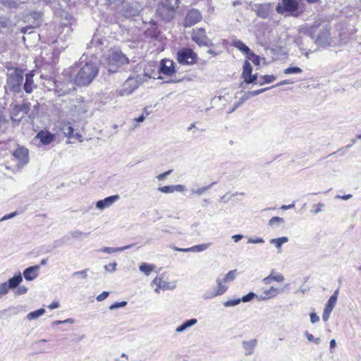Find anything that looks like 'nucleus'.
<instances>
[{
    "mask_svg": "<svg viewBox=\"0 0 361 361\" xmlns=\"http://www.w3.org/2000/svg\"><path fill=\"white\" fill-rule=\"evenodd\" d=\"M254 298H257L258 300V295L255 294V293L250 292L248 294L244 295L241 299L240 301L243 302H247L253 300Z\"/></svg>",
    "mask_w": 361,
    "mask_h": 361,
    "instance_id": "a19ab883",
    "label": "nucleus"
},
{
    "mask_svg": "<svg viewBox=\"0 0 361 361\" xmlns=\"http://www.w3.org/2000/svg\"><path fill=\"white\" fill-rule=\"evenodd\" d=\"M257 345L256 339H251L249 341H243V346L245 350V354L247 355H250L253 353L254 348Z\"/></svg>",
    "mask_w": 361,
    "mask_h": 361,
    "instance_id": "aec40b11",
    "label": "nucleus"
},
{
    "mask_svg": "<svg viewBox=\"0 0 361 361\" xmlns=\"http://www.w3.org/2000/svg\"><path fill=\"white\" fill-rule=\"evenodd\" d=\"M331 310H329L328 309H326L324 308V312H323V314H322V319L324 322H326L328 321V319H329V317H330V314L331 313Z\"/></svg>",
    "mask_w": 361,
    "mask_h": 361,
    "instance_id": "0e129e2a",
    "label": "nucleus"
},
{
    "mask_svg": "<svg viewBox=\"0 0 361 361\" xmlns=\"http://www.w3.org/2000/svg\"><path fill=\"white\" fill-rule=\"evenodd\" d=\"M99 72L96 62H87L78 71L75 78V82L79 86H86L90 84Z\"/></svg>",
    "mask_w": 361,
    "mask_h": 361,
    "instance_id": "f03ea898",
    "label": "nucleus"
},
{
    "mask_svg": "<svg viewBox=\"0 0 361 361\" xmlns=\"http://www.w3.org/2000/svg\"><path fill=\"white\" fill-rule=\"evenodd\" d=\"M106 41L105 38H102L99 37V30H97V32L94 35L92 41L90 42L91 44H94L95 46H101L104 44V42Z\"/></svg>",
    "mask_w": 361,
    "mask_h": 361,
    "instance_id": "c85d7f7f",
    "label": "nucleus"
},
{
    "mask_svg": "<svg viewBox=\"0 0 361 361\" xmlns=\"http://www.w3.org/2000/svg\"><path fill=\"white\" fill-rule=\"evenodd\" d=\"M30 18H27V20H42V13L40 11H32L29 15Z\"/></svg>",
    "mask_w": 361,
    "mask_h": 361,
    "instance_id": "ea45409f",
    "label": "nucleus"
},
{
    "mask_svg": "<svg viewBox=\"0 0 361 361\" xmlns=\"http://www.w3.org/2000/svg\"><path fill=\"white\" fill-rule=\"evenodd\" d=\"M6 120L0 112V133H4L6 128Z\"/></svg>",
    "mask_w": 361,
    "mask_h": 361,
    "instance_id": "49530a36",
    "label": "nucleus"
},
{
    "mask_svg": "<svg viewBox=\"0 0 361 361\" xmlns=\"http://www.w3.org/2000/svg\"><path fill=\"white\" fill-rule=\"evenodd\" d=\"M138 87L137 80L133 78H128L123 84L122 87L118 91L121 96H128L131 94Z\"/></svg>",
    "mask_w": 361,
    "mask_h": 361,
    "instance_id": "9b49d317",
    "label": "nucleus"
},
{
    "mask_svg": "<svg viewBox=\"0 0 361 361\" xmlns=\"http://www.w3.org/2000/svg\"><path fill=\"white\" fill-rule=\"evenodd\" d=\"M61 130L66 137L68 138L73 137L74 129L71 126L70 122H62L61 125Z\"/></svg>",
    "mask_w": 361,
    "mask_h": 361,
    "instance_id": "412c9836",
    "label": "nucleus"
},
{
    "mask_svg": "<svg viewBox=\"0 0 361 361\" xmlns=\"http://www.w3.org/2000/svg\"><path fill=\"white\" fill-rule=\"evenodd\" d=\"M39 104L37 101H33L30 102V110L27 114L30 118H34L38 114Z\"/></svg>",
    "mask_w": 361,
    "mask_h": 361,
    "instance_id": "cd10ccee",
    "label": "nucleus"
},
{
    "mask_svg": "<svg viewBox=\"0 0 361 361\" xmlns=\"http://www.w3.org/2000/svg\"><path fill=\"white\" fill-rule=\"evenodd\" d=\"M283 223H284V219L283 218L279 216H274L269 219L268 224L270 226H273L275 224H280Z\"/></svg>",
    "mask_w": 361,
    "mask_h": 361,
    "instance_id": "79ce46f5",
    "label": "nucleus"
},
{
    "mask_svg": "<svg viewBox=\"0 0 361 361\" xmlns=\"http://www.w3.org/2000/svg\"><path fill=\"white\" fill-rule=\"evenodd\" d=\"M39 27V24H35V25H29L21 28L22 33L28 32L29 34L32 32V30Z\"/></svg>",
    "mask_w": 361,
    "mask_h": 361,
    "instance_id": "8fccbe9b",
    "label": "nucleus"
},
{
    "mask_svg": "<svg viewBox=\"0 0 361 361\" xmlns=\"http://www.w3.org/2000/svg\"><path fill=\"white\" fill-rule=\"evenodd\" d=\"M22 281L23 277L20 272H19L18 274L10 279L7 283L9 285L11 289H13L18 287Z\"/></svg>",
    "mask_w": 361,
    "mask_h": 361,
    "instance_id": "5701e85b",
    "label": "nucleus"
},
{
    "mask_svg": "<svg viewBox=\"0 0 361 361\" xmlns=\"http://www.w3.org/2000/svg\"><path fill=\"white\" fill-rule=\"evenodd\" d=\"M133 247V245H128L123 247H104L102 249H100V252H106V253H113L116 252H122L126 250H128Z\"/></svg>",
    "mask_w": 361,
    "mask_h": 361,
    "instance_id": "b1692460",
    "label": "nucleus"
},
{
    "mask_svg": "<svg viewBox=\"0 0 361 361\" xmlns=\"http://www.w3.org/2000/svg\"><path fill=\"white\" fill-rule=\"evenodd\" d=\"M158 286H159V288H161V290H166L168 289H172L175 287L174 286H171L170 283L169 282L163 281L162 279L161 280Z\"/></svg>",
    "mask_w": 361,
    "mask_h": 361,
    "instance_id": "37998d69",
    "label": "nucleus"
},
{
    "mask_svg": "<svg viewBox=\"0 0 361 361\" xmlns=\"http://www.w3.org/2000/svg\"><path fill=\"white\" fill-rule=\"evenodd\" d=\"M119 198L120 197L118 195L109 196L104 200L97 201L96 203V207L100 210H102L112 205L115 202L118 200Z\"/></svg>",
    "mask_w": 361,
    "mask_h": 361,
    "instance_id": "2eb2a0df",
    "label": "nucleus"
},
{
    "mask_svg": "<svg viewBox=\"0 0 361 361\" xmlns=\"http://www.w3.org/2000/svg\"><path fill=\"white\" fill-rule=\"evenodd\" d=\"M276 80V77L273 75H265L259 77V80L257 81L259 85H262L264 84H269L274 82Z\"/></svg>",
    "mask_w": 361,
    "mask_h": 361,
    "instance_id": "393cba45",
    "label": "nucleus"
},
{
    "mask_svg": "<svg viewBox=\"0 0 361 361\" xmlns=\"http://www.w3.org/2000/svg\"><path fill=\"white\" fill-rule=\"evenodd\" d=\"M30 110V102L24 101L20 105L16 104L11 111V118L14 122H20L22 118L29 114Z\"/></svg>",
    "mask_w": 361,
    "mask_h": 361,
    "instance_id": "423d86ee",
    "label": "nucleus"
},
{
    "mask_svg": "<svg viewBox=\"0 0 361 361\" xmlns=\"http://www.w3.org/2000/svg\"><path fill=\"white\" fill-rule=\"evenodd\" d=\"M310 321L312 324H315L319 321V317L316 313L312 312L310 314Z\"/></svg>",
    "mask_w": 361,
    "mask_h": 361,
    "instance_id": "774afa93",
    "label": "nucleus"
},
{
    "mask_svg": "<svg viewBox=\"0 0 361 361\" xmlns=\"http://www.w3.org/2000/svg\"><path fill=\"white\" fill-rule=\"evenodd\" d=\"M109 295V293L107 291H104L101 294L97 296L96 299L97 301L101 302L105 300Z\"/></svg>",
    "mask_w": 361,
    "mask_h": 361,
    "instance_id": "052dcab7",
    "label": "nucleus"
},
{
    "mask_svg": "<svg viewBox=\"0 0 361 361\" xmlns=\"http://www.w3.org/2000/svg\"><path fill=\"white\" fill-rule=\"evenodd\" d=\"M159 72L167 76L172 75L175 72L173 61L166 59H162L160 62Z\"/></svg>",
    "mask_w": 361,
    "mask_h": 361,
    "instance_id": "ddd939ff",
    "label": "nucleus"
},
{
    "mask_svg": "<svg viewBox=\"0 0 361 361\" xmlns=\"http://www.w3.org/2000/svg\"><path fill=\"white\" fill-rule=\"evenodd\" d=\"M27 291V288L24 286H21L18 287L16 293L17 295H23V294L26 293Z\"/></svg>",
    "mask_w": 361,
    "mask_h": 361,
    "instance_id": "338daca9",
    "label": "nucleus"
},
{
    "mask_svg": "<svg viewBox=\"0 0 361 361\" xmlns=\"http://www.w3.org/2000/svg\"><path fill=\"white\" fill-rule=\"evenodd\" d=\"M156 25L157 24H152L151 27L148 28L145 32V35L146 37H151L154 38H157L158 37L159 32L157 30V27Z\"/></svg>",
    "mask_w": 361,
    "mask_h": 361,
    "instance_id": "2f4dec72",
    "label": "nucleus"
},
{
    "mask_svg": "<svg viewBox=\"0 0 361 361\" xmlns=\"http://www.w3.org/2000/svg\"><path fill=\"white\" fill-rule=\"evenodd\" d=\"M44 312H45L44 309H43V308L39 309L37 310L30 312L27 315V319L28 320L37 319V318H39V317L43 315L44 314Z\"/></svg>",
    "mask_w": 361,
    "mask_h": 361,
    "instance_id": "c756f323",
    "label": "nucleus"
},
{
    "mask_svg": "<svg viewBox=\"0 0 361 361\" xmlns=\"http://www.w3.org/2000/svg\"><path fill=\"white\" fill-rule=\"evenodd\" d=\"M23 81V71L17 68H8L6 88L14 93H19Z\"/></svg>",
    "mask_w": 361,
    "mask_h": 361,
    "instance_id": "7ed1b4c3",
    "label": "nucleus"
},
{
    "mask_svg": "<svg viewBox=\"0 0 361 361\" xmlns=\"http://www.w3.org/2000/svg\"><path fill=\"white\" fill-rule=\"evenodd\" d=\"M201 20V13L195 8L190 10L185 16V23H199Z\"/></svg>",
    "mask_w": 361,
    "mask_h": 361,
    "instance_id": "f3484780",
    "label": "nucleus"
},
{
    "mask_svg": "<svg viewBox=\"0 0 361 361\" xmlns=\"http://www.w3.org/2000/svg\"><path fill=\"white\" fill-rule=\"evenodd\" d=\"M214 184H216L215 182L212 183L211 184L207 185L198 188L197 190H195L194 188H191V192L193 194H196L197 195H203L206 191L209 190Z\"/></svg>",
    "mask_w": 361,
    "mask_h": 361,
    "instance_id": "72a5a7b5",
    "label": "nucleus"
},
{
    "mask_svg": "<svg viewBox=\"0 0 361 361\" xmlns=\"http://www.w3.org/2000/svg\"><path fill=\"white\" fill-rule=\"evenodd\" d=\"M33 76L34 74L32 73L25 75V82L24 83L23 88L25 92L28 94L31 93L35 87Z\"/></svg>",
    "mask_w": 361,
    "mask_h": 361,
    "instance_id": "6ab92c4d",
    "label": "nucleus"
},
{
    "mask_svg": "<svg viewBox=\"0 0 361 361\" xmlns=\"http://www.w3.org/2000/svg\"><path fill=\"white\" fill-rule=\"evenodd\" d=\"M337 300H334L333 298H330L329 300L327 301V303L326 304L325 308L328 309L329 310L333 311Z\"/></svg>",
    "mask_w": 361,
    "mask_h": 361,
    "instance_id": "de8ad7c7",
    "label": "nucleus"
},
{
    "mask_svg": "<svg viewBox=\"0 0 361 361\" xmlns=\"http://www.w3.org/2000/svg\"><path fill=\"white\" fill-rule=\"evenodd\" d=\"M10 287L9 285H8L7 283H3L0 284V294L5 295L6 294L9 290Z\"/></svg>",
    "mask_w": 361,
    "mask_h": 361,
    "instance_id": "603ef678",
    "label": "nucleus"
},
{
    "mask_svg": "<svg viewBox=\"0 0 361 361\" xmlns=\"http://www.w3.org/2000/svg\"><path fill=\"white\" fill-rule=\"evenodd\" d=\"M0 2L4 6L9 8H17L21 4L18 0H0Z\"/></svg>",
    "mask_w": 361,
    "mask_h": 361,
    "instance_id": "bb28decb",
    "label": "nucleus"
},
{
    "mask_svg": "<svg viewBox=\"0 0 361 361\" xmlns=\"http://www.w3.org/2000/svg\"><path fill=\"white\" fill-rule=\"evenodd\" d=\"M197 59V54L191 49L183 48L177 53V60L183 65L194 64Z\"/></svg>",
    "mask_w": 361,
    "mask_h": 361,
    "instance_id": "0eeeda50",
    "label": "nucleus"
},
{
    "mask_svg": "<svg viewBox=\"0 0 361 361\" xmlns=\"http://www.w3.org/2000/svg\"><path fill=\"white\" fill-rule=\"evenodd\" d=\"M192 39L200 46H209V39L206 36L205 31L202 28L193 31Z\"/></svg>",
    "mask_w": 361,
    "mask_h": 361,
    "instance_id": "f8f14e48",
    "label": "nucleus"
},
{
    "mask_svg": "<svg viewBox=\"0 0 361 361\" xmlns=\"http://www.w3.org/2000/svg\"><path fill=\"white\" fill-rule=\"evenodd\" d=\"M248 60L251 61L255 65L258 66L260 63V58L252 51H250L247 55Z\"/></svg>",
    "mask_w": 361,
    "mask_h": 361,
    "instance_id": "4c0bfd02",
    "label": "nucleus"
},
{
    "mask_svg": "<svg viewBox=\"0 0 361 361\" xmlns=\"http://www.w3.org/2000/svg\"><path fill=\"white\" fill-rule=\"evenodd\" d=\"M18 214V213L17 212H12L11 214H6L5 216H4L1 219H0V221H6V220H8V219H12L15 216H16Z\"/></svg>",
    "mask_w": 361,
    "mask_h": 361,
    "instance_id": "e2e57ef3",
    "label": "nucleus"
},
{
    "mask_svg": "<svg viewBox=\"0 0 361 361\" xmlns=\"http://www.w3.org/2000/svg\"><path fill=\"white\" fill-rule=\"evenodd\" d=\"M106 61V68L111 73L116 72L119 68L129 63L128 58L118 49L111 51Z\"/></svg>",
    "mask_w": 361,
    "mask_h": 361,
    "instance_id": "20e7f679",
    "label": "nucleus"
},
{
    "mask_svg": "<svg viewBox=\"0 0 361 361\" xmlns=\"http://www.w3.org/2000/svg\"><path fill=\"white\" fill-rule=\"evenodd\" d=\"M13 159L17 161V166L22 168L29 162V150L25 147L18 146L12 154Z\"/></svg>",
    "mask_w": 361,
    "mask_h": 361,
    "instance_id": "6e6552de",
    "label": "nucleus"
},
{
    "mask_svg": "<svg viewBox=\"0 0 361 361\" xmlns=\"http://www.w3.org/2000/svg\"><path fill=\"white\" fill-rule=\"evenodd\" d=\"M158 190L164 193H173V185L160 187L158 188Z\"/></svg>",
    "mask_w": 361,
    "mask_h": 361,
    "instance_id": "3c124183",
    "label": "nucleus"
},
{
    "mask_svg": "<svg viewBox=\"0 0 361 361\" xmlns=\"http://www.w3.org/2000/svg\"><path fill=\"white\" fill-rule=\"evenodd\" d=\"M39 270V265L29 267L24 270L23 276L27 281H32L37 277Z\"/></svg>",
    "mask_w": 361,
    "mask_h": 361,
    "instance_id": "dca6fc26",
    "label": "nucleus"
},
{
    "mask_svg": "<svg viewBox=\"0 0 361 361\" xmlns=\"http://www.w3.org/2000/svg\"><path fill=\"white\" fill-rule=\"evenodd\" d=\"M251 97V95L249 94V91L248 92H246L243 94V95L239 99V102L238 103V104L236 105L235 107H237L238 106L243 104L245 101H247L248 99H250Z\"/></svg>",
    "mask_w": 361,
    "mask_h": 361,
    "instance_id": "6e6d98bb",
    "label": "nucleus"
},
{
    "mask_svg": "<svg viewBox=\"0 0 361 361\" xmlns=\"http://www.w3.org/2000/svg\"><path fill=\"white\" fill-rule=\"evenodd\" d=\"M270 89H271V87H265V88H262V89H259V90H257L249 91V94H250L251 97H255L261 93H263V92L267 91L268 90H270Z\"/></svg>",
    "mask_w": 361,
    "mask_h": 361,
    "instance_id": "09e8293b",
    "label": "nucleus"
},
{
    "mask_svg": "<svg viewBox=\"0 0 361 361\" xmlns=\"http://www.w3.org/2000/svg\"><path fill=\"white\" fill-rule=\"evenodd\" d=\"M252 71V68L250 63L246 61L243 65V77L244 80L247 79L248 77H250Z\"/></svg>",
    "mask_w": 361,
    "mask_h": 361,
    "instance_id": "473e14b6",
    "label": "nucleus"
},
{
    "mask_svg": "<svg viewBox=\"0 0 361 361\" xmlns=\"http://www.w3.org/2000/svg\"><path fill=\"white\" fill-rule=\"evenodd\" d=\"M108 4L114 6V7H118L122 5L125 0H106Z\"/></svg>",
    "mask_w": 361,
    "mask_h": 361,
    "instance_id": "4d7b16f0",
    "label": "nucleus"
},
{
    "mask_svg": "<svg viewBox=\"0 0 361 361\" xmlns=\"http://www.w3.org/2000/svg\"><path fill=\"white\" fill-rule=\"evenodd\" d=\"M240 299L229 300L224 302V307H232L238 305L240 302Z\"/></svg>",
    "mask_w": 361,
    "mask_h": 361,
    "instance_id": "a18cd8bd",
    "label": "nucleus"
},
{
    "mask_svg": "<svg viewBox=\"0 0 361 361\" xmlns=\"http://www.w3.org/2000/svg\"><path fill=\"white\" fill-rule=\"evenodd\" d=\"M71 236L73 238H79L81 236H82L84 235H86V233H83L82 231H72L71 233Z\"/></svg>",
    "mask_w": 361,
    "mask_h": 361,
    "instance_id": "69168bd1",
    "label": "nucleus"
},
{
    "mask_svg": "<svg viewBox=\"0 0 361 361\" xmlns=\"http://www.w3.org/2000/svg\"><path fill=\"white\" fill-rule=\"evenodd\" d=\"M169 11V8H166V10L164 11H162V13L163 15H161L160 13H156V15L160 18L161 20H166V21H170L172 20L173 16H171V17L169 18H166L165 17H166V15L167 14V11Z\"/></svg>",
    "mask_w": 361,
    "mask_h": 361,
    "instance_id": "864d4df0",
    "label": "nucleus"
},
{
    "mask_svg": "<svg viewBox=\"0 0 361 361\" xmlns=\"http://www.w3.org/2000/svg\"><path fill=\"white\" fill-rule=\"evenodd\" d=\"M264 243V240H263V238H259V237H257L256 238H250L247 240V243L258 244V243Z\"/></svg>",
    "mask_w": 361,
    "mask_h": 361,
    "instance_id": "bf43d9fd",
    "label": "nucleus"
},
{
    "mask_svg": "<svg viewBox=\"0 0 361 361\" xmlns=\"http://www.w3.org/2000/svg\"><path fill=\"white\" fill-rule=\"evenodd\" d=\"M197 320L196 319H190L185 322H184L180 326H178L176 329V333H182L185 331L187 329L192 326L196 324Z\"/></svg>",
    "mask_w": 361,
    "mask_h": 361,
    "instance_id": "4be33fe9",
    "label": "nucleus"
},
{
    "mask_svg": "<svg viewBox=\"0 0 361 361\" xmlns=\"http://www.w3.org/2000/svg\"><path fill=\"white\" fill-rule=\"evenodd\" d=\"M288 241L287 237H281L277 238H273L270 240V243L274 245L276 248H280L283 243Z\"/></svg>",
    "mask_w": 361,
    "mask_h": 361,
    "instance_id": "7c9ffc66",
    "label": "nucleus"
},
{
    "mask_svg": "<svg viewBox=\"0 0 361 361\" xmlns=\"http://www.w3.org/2000/svg\"><path fill=\"white\" fill-rule=\"evenodd\" d=\"M233 44L235 48L238 49L246 55L250 52V48L240 40H235Z\"/></svg>",
    "mask_w": 361,
    "mask_h": 361,
    "instance_id": "a878e982",
    "label": "nucleus"
},
{
    "mask_svg": "<svg viewBox=\"0 0 361 361\" xmlns=\"http://www.w3.org/2000/svg\"><path fill=\"white\" fill-rule=\"evenodd\" d=\"M258 80L259 78H257V75L251 74L250 77H248L247 79L245 80V82L246 83H258Z\"/></svg>",
    "mask_w": 361,
    "mask_h": 361,
    "instance_id": "13d9d810",
    "label": "nucleus"
},
{
    "mask_svg": "<svg viewBox=\"0 0 361 361\" xmlns=\"http://www.w3.org/2000/svg\"><path fill=\"white\" fill-rule=\"evenodd\" d=\"M179 0H161L160 4L158 6L157 9V13H160L163 15L161 13L162 11H165L166 8H169L167 11L166 18H169L171 16L174 15L175 9L178 6Z\"/></svg>",
    "mask_w": 361,
    "mask_h": 361,
    "instance_id": "1a4fd4ad",
    "label": "nucleus"
},
{
    "mask_svg": "<svg viewBox=\"0 0 361 361\" xmlns=\"http://www.w3.org/2000/svg\"><path fill=\"white\" fill-rule=\"evenodd\" d=\"M309 32L310 36L319 47L327 48L336 44L328 24H314Z\"/></svg>",
    "mask_w": 361,
    "mask_h": 361,
    "instance_id": "f257e3e1",
    "label": "nucleus"
},
{
    "mask_svg": "<svg viewBox=\"0 0 361 361\" xmlns=\"http://www.w3.org/2000/svg\"><path fill=\"white\" fill-rule=\"evenodd\" d=\"M88 269H84V270H82V271H75L73 274V277H75V276H80L82 279H86L87 275V272Z\"/></svg>",
    "mask_w": 361,
    "mask_h": 361,
    "instance_id": "5fc2aeb1",
    "label": "nucleus"
},
{
    "mask_svg": "<svg viewBox=\"0 0 361 361\" xmlns=\"http://www.w3.org/2000/svg\"><path fill=\"white\" fill-rule=\"evenodd\" d=\"M216 283L217 284V288H212L207 290L202 295L204 299H212L218 295H221L224 293H226V291L228 289V287L222 284L221 280L217 279L216 280Z\"/></svg>",
    "mask_w": 361,
    "mask_h": 361,
    "instance_id": "9d476101",
    "label": "nucleus"
},
{
    "mask_svg": "<svg viewBox=\"0 0 361 361\" xmlns=\"http://www.w3.org/2000/svg\"><path fill=\"white\" fill-rule=\"evenodd\" d=\"M237 275V270L233 269L229 271L225 276V277L221 281L222 283H227L230 281H233Z\"/></svg>",
    "mask_w": 361,
    "mask_h": 361,
    "instance_id": "f704fd0d",
    "label": "nucleus"
},
{
    "mask_svg": "<svg viewBox=\"0 0 361 361\" xmlns=\"http://www.w3.org/2000/svg\"><path fill=\"white\" fill-rule=\"evenodd\" d=\"M299 8V3L296 0H281L277 4L276 11L285 16H298Z\"/></svg>",
    "mask_w": 361,
    "mask_h": 361,
    "instance_id": "39448f33",
    "label": "nucleus"
},
{
    "mask_svg": "<svg viewBox=\"0 0 361 361\" xmlns=\"http://www.w3.org/2000/svg\"><path fill=\"white\" fill-rule=\"evenodd\" d=\"M279 293H280L279 289L271 286L269 289L264 290L262 294L258 295V300H266L274 298Z\"/></svg>",
    "mask_w": 361,
    "mask_h": 361,
    "instance_id": "a211bd4d",
    "label": "nucleus"
},
{
    "mask_svg": "<svg viewBox=\"0 0 361 361\" xmlns=\"http://www.w3.org/2000/svg\"><path fill=\"white\" fill-rule=\"evenodd\" d=\"M55 138L56 137L54 134L45 130H42L38 132L35 137V139L39 140L43 145H49L55 140Z\"/></svg>",
    "mask_w": 361,
    "mask_h": 361,
    "instance_id": "4468645a",
    "label": "nucleus"
},
{
    "mask_svg": "<svg viewBox=\"0 0 361 361\" xmlns=\"http://www.w3.org/2000/svg\"><path fill=\"white\" fill-rule=\"evenodd\" d=\"M209 246V244L204 243L190 247V252H200L206 250Z\"/></svg>",
    "mask_w": 361,
    "mask_h": 361,
    "instance_id": "e433bc0d",
    "label": "nucleus"
},
{
    "mask_svg": "<svg viewBox=\"0 0 361 361\" xmlns=\"http://www.w3.org/2000/svg\"><path fill=\"white\" fill-rule=\"evenodd\" d=\"M116 265L117 264H116V262L110 263V264H109L107 265H105L104 266V269L107 271L114 272L115 271Z\"/></svg>",
    "mask_w": 361,
    "mask_h": 361,
    "instance_id": "680f3d73",
    "label": "nucleus"
},
{
    "mask_svg": "<svg viewBox=\"0 0 361 361\" xmlns=\"http://www.w3.org/2000/svg\"><path fill=\"white\" fill-rule=\"evenodd\" d=\"M302 70L299 67H289L284 69L283 73L286 75L301 73Z\"/></svg>",
    "mask_w": 361,
    "mask_h": 361,
    "instance_id": "58836bf2",
    "label": "nucleus"
},
{
    "mask_svg": "<svg viewBox=\"0 0 361 361\" xmlns=\"http://www.w3.org/2000/svg\"><path fill=\"white\" fill-rule=\"evenodd\" d=\"M154 266L147 263H142L140 266V271L148 276L154 269Z\"/></svg>",
    "mask_w": 361,
    "mask_h": 361,
    "instance_id": "c9c22d12",
    "label": "nucleus"
},
{
    "mask_svg": "<svg viewBox=\"0 0 361 361\" xmlns=\"http://www.w3.org/2000/svg\"><path fill=\"white\" fill-rule=\"evenodd\" d=\"M126 305H127V302H126V301L116 302H114V303L111 304L109 306V310H116V309H118V308H120V307H123Z\"/></svg>",
    "mask_w": 361,
    "mask_h": 361,
    "instance_id": "c03bdc74",
    "label": "nucleus"
}]
</instances>
